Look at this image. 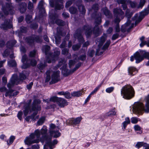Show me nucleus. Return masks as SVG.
<instances>
[{
    "instance_id": "5",
    "label": "nucleus",
    "mask_w": 149,
    "mask_h": 149,
    "mask_svg": "<svg viewBox=\"0 0 149 149\" xmlns=\"http://www.w3.org/2000/svg\"><path fill=\"white\" fill-rule=\"evenodd\" d=\"M60 71H57L56 72H52L50 70H48L46 72L47 76L46 78L45 81H49L50 79V74H52V81L50 84H52L57 82L59 80Z\"/></svg>"
},
{
    "instance_id": "13",
    "label": "nucleus",
    "mask_w": 149,
    "mask_h": 149,
    "mask_svg": "<svg viewBox=\"0 0 149 149\" xmlns=\"http://www.w3.org/2000/svg\"><path fill=\"white\" fill-rule=\"evenodd\" d=\"M134 25V24H131V21L128 20L127 22L122 26L121 31L123 32L129 31L130 29L133 27Z\"/></svg>"
},
{
    "instance_id": "12",
    "label": "nucleus",
    "mask_w": 149,
    "mask_h": 149,
    "mask_svg": "<svg viewBox=\"0 0 149 149\" xmlns=\"http://www.w3.org/2000/svg\"><path fill=\"white\" fill-rule=\"evenodd\" d=\"M13 7L10 4H6V7H3L2 8V12L5 15H7L10 13L12 14L14 13Z\"/></svg>"
},
{
    "instance_id": "48",
    "label": "nucleus",
    "mask_w": 149,
    "mask_h": 149,
    "mask_svg": "<svg viewBox=\"0 0 149 149\" xmlns=\"http://www.w3.org/2000/svg\"><path fill=\"white\" fill-rule=\"evenodd\" d=\"M94 53L95 52L94 50H90L88 51V54L89 56L92 57L93 56Z\"/></svg>"
},
{
    "instance_id": "62",
    "label": "nucleus",
    "mask_w": 149,
    "mask_h": 149,
    "mask_svg": "<svg viewBox=\"0 0 149 149\" xmlns=\"http://www.w3.org/2000/svg\"><path fill=\"white\" fill-rule=\"evenodd\" d=\"M72 4V1H69L67 2L66 4V7H68Z\"/></svg>"
},
{
    "instance_id": "61",
    "label": "nucleus",
    "mask_w": 149,
    "mask_h": 149,
    "mask_svg": "<svg viewBox=\"0 0 149 149\" xmlns=\"http://www.w3.org/2000/svg\"><path fill=\"white\" fill-rule=\"evenodd\" d=\"M62 53L64 55L67 54L68 53V50L66 49H64L62 50Z\"/></svg>"
},
{
    "instance_id": "9",
    "label": "nucleus",
    "mask_w": 149,
    "mask_h": 149,
    "mask_svg": "<svg viewBox=\"0 0 149 149\" xmlns=\"http://www.w3.org/2000/svg\"><path fill=\"white\" fill-rule=\"evenodd\" d=\"M66 63L64 59H59L58 67H59L62 65H63L62 70V72L65 76L69 75L70 74L69 71L66 68V65L65 64Z\"/></svg>"
},
{
    "instance_id": "1",
    "label": "nucleus",
    "mask_w": 149,
    "mask_h": 149,
    "mask_svg": "<svg viewBox=\"0 0 149 149\" xmlns=\"http://www.w3.org/2000/svg\"><path fill=\"white\" fill-rule=\"evenodd\" d=\"M49 132L51 136H48L45 134L40 139V141L42 142L45 141L46 145L50 149H53L54 145L56 144L58 141L56 140H54L52 142V136L54 138H57L60 136L61 133L59 132L60 128L58 126H56L54 124L52 123L50 125Z\"/></svg>"
},
{
    "instance_id": "40",
    "label": "nucleus",
    "mask_w": 149,
    "mask_h": 149,
    "mask_svg": "<svg viewBox=\"0 0 149 149\" xmlns=\"http://www.w3.org/2000/svg\"><path fill=\"white\" fill-rule=\"evenodd\" d=\"M145 3V0H140L139 5L138 6V8H142Z\"/></svg>"
},
{
    "instance_id": "38",
    "label": "nucleus",
    "mask_w": 149,
    "mask_h": 149,
    "mask_svg": "<svg viewBox=\"0 0 149 149\" xmlns=\"http://www.w3.org/2000/svg\"><path fill=\"white\" fill-rule=\"evenodd\" d=\"M56 23L58 25L60 26H63L64 24V22L61 19H56Z\"/></svg>"
},
{
    "instance_id": "45",
    "label": "nucleus",
    "mask_w": 149,
    "mask_h": 149,
    "mask_svg": "<svg viewBox=\"0 0 149 149\" xmlns=\"http://www.w3.org/2000/svg\"><path fill=\"white\" fill-rule=\"evenodd\" d=\"M15 137L14 136H11L10 137V139H9V142H8V144H11L13 142V141L15 139Z\"/></svg>"
},
{
    "instance_id": "54",
    "label": "nucleus",
    "mask_w": 149,
    "mask_h": 149,
    "mask_svg": "<svg viewBox=\"0 0 149 149\" xmlns=\"http://www.w3.org/2000/svg\"><path fill=\"white\" fill-rule=\"evenodd\" d=\"M22 111H20L18 112L17 115V116L18 119L20 120H21L22 119Z\"/></svg>"
},
{
    "instance_id": "24",
    "label": "nucleus",
    "mask_w": 149,
    "mask_h": 149,
    "mask_svg": "<svg viewBox=\"0 0 149 149\" xmlns=\"http://www.w3.org/2000/svg\"><path fill=\"white\" fill-rule=\"evenodd\" d=\"M50 49V47H44L42 49V50L43 52L45 51V54L46 55H47L49 54V58H52V57L51 53L49 52Z\"/></svg>"
},
{
    "instance_id": "19",
    "label": "nucleus",
    "mask_w": 149,
    "mask_h": 149,
    "mask_svg": "<svg viewBox=\"0 0 149 149\" xmlns=\"http://www.w3.org/2000/svg\"><path fill=\"white\" fill-rule=\"evenodd\" d=\"M82 119L81 117L77 118L74 119H72L70 120V122L72 125H76L79 124Z\"/></svg>"
},
{
    "instance_id": "7",
    "label": "nucleus",
    "mask_w": 149,
    "mask_h": 149,
    "mask_svg": "<svg viewBox=\"0 0 149 149\" xmlns=\"http://www.w3.org/2000/svg\"><path fill=\"white\" fill-rule=\"evenodd\" d=\"M40 103V101L39 100H35L34 101V106L32 108V110L34 111V112L31 116L28 117L26 118V120L27 121H29L30 118L33 119L34 116L37 114L38 111L41 110V107L36 105L37 104H39Z\"/></svg>"
},
{
    "instance_id": "46",
    "label": "nucleus",
    "mask_w": 149,
    "mask_h": 149,
    "mask_svg": "<svg viewBox=\"0 0 149 149\" xmlns=\"http://www.w3.org/2000/svg\"><path fill=\"white\" fill-rule=\"evenodd\" d=\"M75 63V61L72 60H70L69 61V65L70 68H71L72 66L74 65Z\"/></svg>"
},
{
    "instance_id": "25",
    "label": "nucleus",
    "mask_w": 149,
    "mask_h": 149,
    "mask_svg": "<svg viewBox=\"0 0 149 149\" xmlns=\"http://www.w3.org/2000/svg\"><path fill=\"white\" fill-rule=\"evenodd\" d=\"M116 109L115 108H114L107 112L106 114V115L108 116H114L116 115Z\"/></svg>"
},
{
    "instance_id": "47",
    "label": "nucleus",
    "mask_w": 149,
    "mask_h": 149,
    "mask_svg": "<svg viewBox=\"0 0 149 149\" xmlns=\"http://www.w3.org/2000/svg\"><path fill=\"white\" fill-rule=\"evenodd\" d=\"M64 95L65 97L68 99H70L71 98L72 95H70L69 93L65 92V93Z\"/></svg>"
},
{
    "instance_id": "30",
    "label": "nucleus",
    "mask_w": 149,
    "mask_h": 149,
    "mask_svg": "<svg viewBox=\"0 0 149 149\" xmlns=\"http://www.w3.org/2000/svg\"><path fill=\"white\" fill-rule=\"evenodd\" d=\"M24 73V72H23ZM26 78V76L24 74V73L20 74V78L18 79L17 77L16 79H17V81L19 82V83H20L23 80L25 79Z\"/></svg>"
},
{
    "instance_id": "26",
    "label": "nucleus",
    "mask_w": 149,
    "mask_h": 149,
    "mask_svg": "<svg viewBox=\"0 0 149 149\" xmlns=\"http://www.w3.org/2000/svg\"><path fill=\"white\" fill-rule=\"evenodd\" d=\"M144 37L143 36L141 37L140 38V40H141L142 41L141 43L140 44V45L141 47H142L145 45H147L148 46H149V39L147 42L146 41H143V40L144 39Z\"/></svg>"
},
{
    "instance_id": "17",
    "label": "nucleus",
    "mask_w": 149,
    "mask_h": 149,
    "mask_svg": "<svg viewBox=\"0 0 149 149\" xmlns=\"http://www.w3.org/2000/svg\"><path fill=\"white\" fill-rule=\"evenodd\" d=\"M145 106L144 107L143 111L146 113H149V94L145 98Z\"/></svg>"
},
{
    "instance_id": "50",
    "label": "nucleus",
    "mask_w": 149,
    "mask_h": 149,
    "mask_svg": "<svg viewBox=\"0 0 149 149\" xmlns=\"http://www.w3.org/2000/svg\"><path fill=\"white\" fill-rule=\"evenodd\" d=\"M33 8V3L29 1L28 4V8L29 10H32Z\"/></svg>"
},
{
    "instance_id": "53",
    "label": "nucleus",
    "mask_w": 149,
    "mask_h": 149,
    "mask_svg": "<svg viewBox=\"0 0 149 149\" xmlns=\"http://www.w3.org/2000/svg\"><path fill=\"white\" fill-rule=\"evenodd\" d=\"M32 17L30 15H27L26 16V22L28 23H29L30 20L31 19Z\"/></svg>"
},
{
    "instance_id": "14",
    "label": "nucleus",
    "mask_w": 149,
    "mask_h": 149,
    "mask_svg": "<svg viewBox=\"0 0 149 149\" xmlns=\"http://www.w3.org/2000/svg\"><path fill=\"white\" fill-rule=\"evenodd\" d=\"M17 75L16 74L13 75L10 80L7 84V87L9 88H11L13 86L14 84L17 85L19 84V82L17 81L16 79Z\"/></svg>"
},
{
    "instance_id": "44",
    "label": "nucleus",
    "mask_w": 149,
    "mask_h": 149,
    "mask_svg": "<svg viewBox=\"0 0 149 149\" xmlns=\"http://www.w3.org/2000/svg\"><path fill=\"white\" fill-rule=\"evenodd\" d=\"M114 90L113 87H110L107 88L106 90V91L109 93L111 92Z\"/></svg>"
},
{
    "instance_id": "10",
    "label": "nucleus",
    "mask_w": 149,
    "mask_h": 149,
    "mask_svg": "<svg viewBox=\"0 0 149 149\" xmlns=\"http://www.w3.org/2000/svg\"><path fill=\"white\" fill-rule=\"evenodd\" d=\"M26 41L29 44L34 43L35 42L40 43L42 41V38L40 37L34 36L27 38Z\"/></svg>"
},
{
    "instance_id": "60",
    "label": "nucleus",
    "mask_w": 149,
    "mask_h": 149,
    "mask_svg": "<svg viewBox=\"0 0 149 149\" xmlns=\"http://www.w3.org/2000/svg\"><path fill=\"white\" fill-rule=\"evenodd\" d=\"M81 64L80 63H78L77 64L75 68L72 70V72H74L77 69H78L79 67L80 66Z\"/></svg>"
},
{
    "instance_id": "27",
    "label": "nucleus",
    "mask_w": 149,
    "mask_h": 149,
    "mask_svg": "<svg viewBox=\"0 0 149 149\" xmlns=\"http://www.w3.org/2000/svg\"><path fill=\"white\" fill-rule=\"evenodd\" d=\"M57 3H56L55 5V8L56 10H60L61 8H62L63 7V6L62 5H59L58 4V2H60L61 3H63V0H56Z\"/></svg>"
},
{
    "instance_id": "28",
    "label": "nucleus",
    "mask_w": 149,
    "mask_h": 149,
    "mask_svg": "<svg viewBox=\"0 0 149 149\" xmlns=\"http://www.w3.org/2000/svg\"><path fill=\"white\" fill-rule=\"evenodd\" d=\"M74 36L76 38H77V39H78L79 41H81L82 42H83V39L81 33H76L74 34Z\"/></svg>"
},
{
    "instance_id": "8",
    "label": "nucleus",
    "mask_w": 149,
    "mask_h": 149,
    "mask_svg": "<svg viewBox=\"0 0 149 149\" xmlns=\"http://www.w3.org/2000/svg\"><path fill=\"white\" fill-rule=\"evenodd\" d=\"M115 19L114 22L118 23L120 21V17L124 15V12L119 8H115L113 10Z\"/></svg>"
},
{
    "instance_id": "37",
    "label": "nucleus",
    "mask_w": 149,
    "mask_h": 149,
    "mask_svg": "<svg viewBox=\"0 0 149 149\" xmlns=\"http://www.w3.org/2000/svg\"><path fill=\"white\" fill-rule=\"evenodd\" d=\"M101 85H99L90 94L91 96L92 95H93L95 93H96L100 88L101 86Z\"/></svg>"
},
{
    "instance_id": "6",
    "label": "nucleus",
    "mask_w": 149,
    "mask_h": 149,
    "mask_svg": "<svg viewBox=\"0 0 149 149\" xmlns=\"http://www.w3.org/2000/svg\"><path fill=\"white\" fill-rule=\"evenodd\" d=\"M144 105L141 102H135L133 106V111L136 114H140L143 111Z\"/></svg>"
},
{
    "instance_id": "59",
    "label": "nucleus",
    "mask_w": 149,
    "mask_h": 149,
    "mask_svg": "<svg viewBox=\"0 0 149 149\" xmlns=\"http://www.w3.org/2000/svg\"><path fill=\"white\" fill-rule=\"evenodd\" d=\"M119 36V34L117 33H116L113 34L112 37V39L113 40H115Z\"/></svg>"
},
{
    "instance_id": "18",
    "label": "nucleus",
    "mask_w": 149,
    "mask_h": 149,
    "mask_svg": "<svg viewBox=\"0 0 149 149\" xmlns=\"http://www.w3.org/2000/svg\"><path fill=\"white\" fill-rule=\"evenodd\" d=\"M67 101L64 99L60 98L58 101L57 104L61 107H64L68 104Z\"/></svg>"
},
{
    "instance_id": "3",
    "label": "nucleus",
    "mask_w": 149,
    "mask_h": 149,
    "mask_svg": "<svg viewBox=\"0 0 149 149\" xmlns=\"http://www.w3.org/2000/svg\"><path fill=\"white\" fill-rule=\"evenodd\" d=\"M144 58L149 59V53L145 51L139 50L134 54V56L131 57L130 60L131 61H133L134 58L136 60V63H139L143 60Z\"/></svg>"
},
{
    "instance_id": "31",
    "label": "nucleus",
    "mask_w": 149,
    "mask_h": 149,
    "mask_svg": "<svg viewBox=\"0 0 149 149\" xmlns=\"http://www.w3.org/2000/svg\"><path fill=\"white\" fill-rule=\"evenodd\" d=\"M26 57L27 56L26 55H24L22 56V61L24 64L22 66V68L24 69L28 68L29 66V65H26L24 64V62L26 60Z\"/></svg>"
},
{
    "instance_id": "52",
    "label": "nucleus",
    "mask_w": 149,
    "mask_h": 149,
    "mask_svg": "<svg viewBox=\"0 0 149 149\" xmlns=\"http://www.w3.org/2000/svg\"><path fill=\"white\" fill-rule=\"evenodd\" d=\"M9 54V49H7L4 52L3 55L4 56H7Z\"/></svg>"
},
{
    "instance_id": "16",
    "label": "nucleus",
    "mask_w": 149,
    "mask_h": 149,
    "mask_svg": "<svg viewBox=\"0 0 149 149\" xmlns=\"http://www.w3.org/2000/svg\"><path fill=\"white\" fill-rule=\"evenodd\" d=\"M96 49L95 55L97 56L101 55L104 51L109 49L108 47H97Z\"/></svg>"
},
{
    "instance_id": "35",
    "label": "nucleus",
    "mask_w": 149,
    "mask_h": 149,
    "mask_svg": "<svg viewBox=\"0 0 149 149\" xmlns=\"http://www.w3.org/2000/svg\"><path fill=\"white\" fill-rule=\"evenodd\" d=\"M60 98L54 96L51 98L49 100L54 102H57L58 103V101Z\"/></svg>"
},
{
    "instance_id": "63",
    "label": "nucleus",
    "mask_w": 149,
    "mask_h": 149,
    "mask_svg": "<svg viewBox=\"0 0 149 149\" xmlns=\"http://www.w3.org/2000/svg\"><path fill=\"white\" fill-rule=\"evenodd\" d=\"M33 82H31L29 84L27 85V87L28 89H30L31 88L32 86L33 85Z\"/></svg>"
},
{
    "instance_id": "64",
    "label": "nucleus",
    "mask_w": 149,
    "mask_h": 149,
    "mask_svg": "<svg viewBox=\"0 0 149 149\" xmlns=\"http://www.w3.org/2000/svg\"><path fill=\"white\" fill-rule=\"evenodd\" d=\"M39 148V146L38 145H35L32 146L33 149H38Z\"/></svg>"
},
{
    "instance_id": "21",
    "label": "nucleus",
    "mask_w": 149,
    "mask_h": 149,
    "mask_svg": "<svg viewBox=\"0 0 149 149\" xmlns=\"http://www.w3.org/2000/svg\"><path fill=\"white\" fill-rule=\"evenodd\" d=\"M105 40V38L104 36H102L100 39H97L96 43L98 44V47L102 46Z\"/></svg>"
},
{
    "instance_id": "4",
    "label": "nucleus",
    "mask_w": 149,
    "mask_h": 149,
    "mask_svg": "<svg viewBox=\"0 0 149 149\" xmlns=\"http://www.w3.org/2000/svg\"><path fill=\"white\" fill-rule=\"evenodd\" d=\"M134 92L132 87L130 85L124 86L121 90V94L123 97L127 99H130L134 96Z\"/></svg>"
},
{
    "instance_id": "33",
    "label": "nucleus",
    "mask_w": 149,
    "mask_h": 149,
    "mask_svg": "<svg viewBox=\"0 0 149 149\" xmlns=\"http://www.w3.org/2000/svg\"><path fill=\"white\" fill-rule=\"evenodd\" d=\"M45 118L44 117H41L38 121L37 124L39 125H41L44 122Z\"/></svg>"
},
{
    "instance_id": "57",
    "label": "nucleus",
    "mask_w": 149,
    "mask_h": 149,
    "mask_svg": "<svg viewBox=\"0 0 149 149\" xmlns=\"http://www.w3.org/2000/svg\"><path fill=\"white\" fill-rule=\"evenodd\" d=\"M60 51H56L54 52V54L53 57H54L55 58L57 57V56L60 54Z\"/></svg>"
},
{
    "instance_id": "55",
    "label": "nucleus",
    "mask_w": 149,
    "mask_h": 149,
    "mask_svg": "<svg viewBox=\"0 0 149 149\" xmlns=\"http://www.w3.org/2000/svg\"><path fill=\"white\" fill-rule=\"evenodd\" d=\"M129 10L127 9L126 12V16L127 17L128 19L130 18L132 16V15L131 14H129Z\"/></svg>"
},
{
    "instance_id": "41",
    "label": "nucleus",
    "mask_w": 149,
    "mask_h": 149,
    "mask_svg": "<svg viewBox=\"0 0 149 149\" xmlns=\"http://www.w3.org/2000/svg\"><path fill=\"white\" fill-rule=\"evenodd\" d=\"M85 29L86 30V32L85 33L86 35L87 36V37L89 36L91 33V29H89L87 30V29L86 28H85Z\"/></svg>"
},
{
    "instance_id": "39",
    "label": "nucleus",
    "mask_w": 149,
    "mask_h": 149,
    "mask_svg": "<svg viewBox=\"0 0 149 149\" xmlns=\"http://www.w3.org/2000/svg\"><path fill=\"white\" fill-rule=\"evenodd\" d=\"M69 11L71 13L74 14L76 13L77 9L75 8L71 7L70 8Z\"/></svg>"
},
{
    "instance_id": "20",
    "label": "nucleus",
    "mask_w": 149,
    "mask_h": 149,
    "mask_svg": "<svg viewBox=\"0 0 149 149\" xmlns=\"http://www.w3.org/2000/svg\"><path fill=\"white\" fill-rule=\"evenodd\" d=\"M84 92L83 90L78 91H74L71 93L72 96L73 97H79L84 94Z\"/></svg>"
},
{
    "instance_id": "15",
    "label": "nucleus",
    "mask_w": 149,
    "mask_h": 149,
    "mask_svg": "<svg viewBox=\"0 0 149 149\" xmlns=\"http://www.w3.org/2000/svg\"><path fill=\"white\" fill-rule=\"evenodd\" d=\"M149 13V6H148L147 9H145L144 11L141 12L139 18L138 20H136V24H137L142 19L143 17L148 15Z\"/></svg>"
},
{
    "instance_id": "29",
    "label": "nucleus",
    "mask_w": 149,
    "mask_h": 149,
    "mask_svg": "<svg viewBox=\"0 0 149 149\" xmlns=\"http://www.w3.org/2000/svg\"><path fill=\"white\" fill-rule=\"evenodd\" d=\"M147 144L143 142H138L135 145V147L138 148H139L142 146L145 147L146 146H147Z\"/></svg>"
},
{
    "instance_id": "32",
    "label": "nucleus",
    "mask_w": 149,
    "mask_h": 149,
    "mask_svg": "<svg viewBox=\"0 0 149 149\" xmlns=\"http://www.w3.org/2000/svg\"><path fill=\"white\" fill-rule=\"evenodd\" d=\"M125 120V121L123 123V127L124 129H125L127 125L129 124L130 122V119L128 118H126Z\"/></svg>"
},
{
    "instance_id": "34",
    "label": "nucleus",
    "mask_w": 149,
    "mask_h": 149,
    "mask_svg": "<svg viewBox=\"0 0 149 149\" xmlns=\"http://www.w3.org/2000/svg\"><path fill=\"white\" fill-rule=\"evenodd\" d=\"M8 64L10 67L15 66L16 65V63L14 60H12L8 62Z\"/></svg>"
},
{
    "instance_id": "23",
    "label": "nucleus",
    "mask_w": 149,
    "mask_h": 149,
    "mask_svg": "<svg viewBox=\"0 0 149 149\" xmlns=\"http://www.w3.org/2000/svg\"><path fill=\"white\" fill-rule=\"evenodd\" d=\"M129 74L130 75H134L137 72L136 69L134 67H130L128 69Z\"/></svg>"
},
{
    "instance_id": "56",
    "label": "nucleus",
    "mask_w": 149,
    "mask_h": 149,
    "mask_svg": "<svg viewBox=\"0 0 149 149\" xmlns=\"http://www.w3.org/2000/svg\"><path fill=\"white\" fill-rule=\"evenodd\" d=\"M134 128L135 131H140L141 129V127L137 125H135Z\"/></svg>"
},
{
    "instance_id": "42",
    "label": "nucleus",
    "mask_w": 149,
    "mask_h": 149,
    "mask_svg": "<svg viewBox=\"0 0 149 149\" xmlns=\"http://www.w3.org/2000/svg\"><path fill=\"white\" fill-rule=\"evenodd\" d=\"M16 43V41L15 40L11 41L8 42L7 45H9V46L10 47H12V46H13Z\"/></svg>"
},
{
    "instance_id": "2",
    "label": "nucleus",
    "mask_w": 149,
    "mask_h": 149,
    "mask_svg": "<svg viewBox=\"0 0 149 149\" xmlns=\"http://www.w3.org/2000/svg\"><path fill=\"white\" fill-rule=\"evenodd\" d=\"M47 127L45 125H44L40 130H36L34 133L31 134L29 136L26 137L24 141L25 144L29 146L32 143H38L42 138L40 137L41 135L42 136L47 133Z\"/></svg>"
},
{
    "instance_id": "22",
    "label": "nucleus",
    "mask_w": 149,
    "mask_h": 149,
    "mask_svg": "<svg viewBox=\"0 0 149 149\" xmlns=\"http://www.w3.org/2000/svg\"><path fill=\"white\" fill-rule=\"evenodd\" d=\"M27 4L25 3H22L20 5L19 10L20 12L22 13H24L26 10Z\"/></svg>"
},
{
    "instance_id": "51",
    "label": "nucleus",
    "mask_w": 149,
    "mask_h": 149,
    "mask_svg": "<svg viewBox=\"0 0 149 149\" xmlns=\"http://www.w3.org/2000/svg\"><path fill=\"white\" fill-rule=\"evenodd\" d=\"M36 51L35 50H33L30 52L29 56L31 57H33L36 55Z\"/></svg>"
},
{
    "instance_id": "36",
    "label": "nucleus",
    "mask_w": 149,
    "mask_h": 149,
    "mask_svg": "<svg viewBox=\"0 0 149 149\" xmlns=\"http://www.w3.org/2000/svg\"><path fill=\"white\" fill-rule=\"evenodd\" d=\"M102 10L104 12V14L107 16L109 15L110 13L109 11L107 9V8H105L102 9Z\"/></svg>"
},
{
    "instance_id": "11",
    "label": "nucleus",
    "mask_w": 149,
    "mask_h": 149,
    "mask_svg": "<svg viewBox=\"0 0 149 149\" xmlns=\"http://www.w3.org/2000/svg\"><path fill=\"white\" fill-rule=\"evenodd\" d=\"M117 2L119 3H121L122 4V6L123 10H125L127 8V4L129 3L130 6L132 8H134L136 5V3L129 0H117Z\"/></svg>"
},
{
    "instance_id": "43",
    "label": "nucleus",
    "mask_w": 149,
    "mask_h": 149,
    "mask_svg": "<svg viewBox=\"0 0 149 149\" xmlns=\"http://www.w3.org/2000/svg\"><path fill=\"white\" fill-rule=\"evenodd\" d=\"M98 5L97 4H96L93 5L92 7V11H95L97 10H98Z\"/></svg>"
},
{
    "instance_id": "58",
    "label": "nucleus",
    "mask_w": 149,
    "mask_h": 149,
    "mask_svg": "<svg viewBox=\"0 0 149 149\" xmlns=\"http://www.w3.org/2000/svg\"><path fill=\"white\" fill-rule=\"evenodd\" d=\"M36 64V62L34 59L32 60L31 62V64L32 66H35Z\"/></svg>"
},
{
    "instance_id": "49",
    "label": "nucleus",
    "mask_w": 149,
    "mask_h": 149,
    "mask_svg": "<svg viewBox=\"0 0 149 149\" xmlns=\"http://www.w3.org/2000/svg\"><path fill=\"white\" fill-rule=\"evenodd\" d=\"M131 122L133 123H136L138 121V119L136 117H132L131 119Z\"/></svg>"
}]
</instances>
